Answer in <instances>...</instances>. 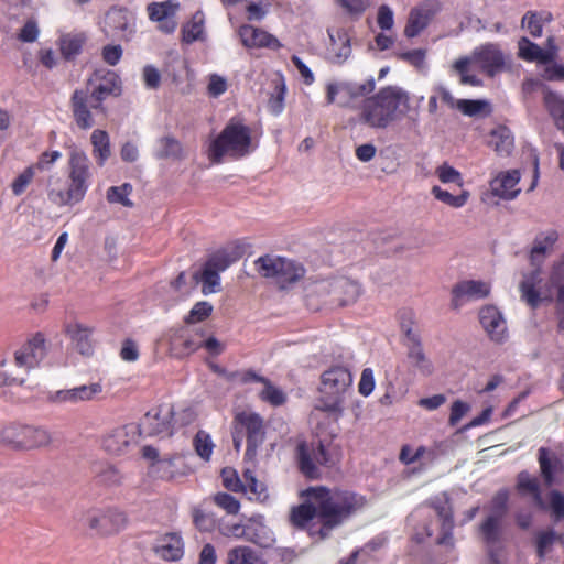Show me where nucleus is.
I'll use <instances>...</instances> for the list:
<instances>
[{
    "label": "nucleus",
    "instance_id": "obj_35",
    "mask_svg": "<svg viewBox=\"0 0 564 564\" xmlns=\"http://www.w3.org/2000/svg\"><path fill=\"white\" fill-rule=\"evenodd\" d=\"M545 288L550 299H552V291L554 290L556 301L564 300V253L553 262Z\"/></svg>",
    "mask_w": 564,
    "mask_h": 564
},
{
    "label": "nucleus",
    "instance_id": "obj_10",
    "mask_svg": "<svg viewBox=\"0 0 564 564\" xmlns=\"http://www.w3.org/2000/svg\"><path fill=\"white\" fill-rule=\"evenodd\" d=\"M297 462L301 473L310 479L321 477V466H330L332 460L322 441L300 443L297 445Z\"/></svg>",
    "mask_w": 564,
    "mask_h": 564
},
{
    "label": "nucleus",
    "instance_id": "obj_19",
    "mask_svg": "<svg viewBox=\"0 0 564 564\" xmlns=\"http://www.w3.org/2000/svg\"><path fill=\"white\" fill-rule=\"evenodd\" d=\"M441 10V4L437 1L431 0L413 8L408 18L404 28V35L409 39L417 36Z\"/></svg>",
    "mask_w": 564,
    "mask_h": 564
},
{
    "label": "nucleus",
    "instance_id": "obj_14",
    "mask_svg": "<svg viewBox=\"0 0 564 564\" xmlns=\"http://www.w3.org/2000/svg\"><path fill=\"white\" fill-rule=\"evenodd\" d=\"M237 426H240V431H246L247 435V451L246 459L254 460L257 457V451L264 442V425L263 420L259 414L251 412L238 413L235 417Z\"/></svg>",
    "mask_w": 564,
    "mask_h": 564
},
{
    "label": "nucleus",
    "instance_id": "obj_24",
    "mask_svg": "<svg viewBox=\"0 0 564 564\" xmlns=\"http://www.w3.org/2000/svg\"><path fill=\"white\" fill-rule=\"evenodd\" d=\"M519 181L520 172L518 170L500 173L490 182L491 193L502 199H513L520 193V188L517 187Z\"/></svg>",
    "mask_w": 564,
    "mask_h": 564
},
{
    "label": "nucleus",
    "instance_id": "obj_44",
    "mask_svg": "<svg viewBox=\"0 0 564 564\" xmlns=\"http://www.w3.org/2000/svg\"><path fill=\"white\" fill-rule=\"evenodd\" d=\"M85 36L83 34H65L61 37V52L66 59H70L79 54Z\"/></svg>",
    "mask_w": 564,
    "mask_h": 564
},
{
    "label": "nucleus",
    "instance_id": "obj_7",
    "mask_svg": "<svg viewBox=\"0 0 564 564\" xmlns=\"http://www.w3.org/2000/svg\"><path fill=\"white\" fill-rule=\"evenodd\" d=\"M251 135L248 127L230 121L212 142L208 156L214 163H220L224 155L241 158L249 153Z\"/></svg>",
    "mask_w": 564,
    "mask_h": 564
},
{
    "label": "nucleus",
    "instance_id": "obj_40",
    "mask_svg": "<svg viewBox=\"0 0 564 564\" xmlns=\"http://www.w3.org/2000/svg\"><path fill=\"white\" fill-rule=\"evenodd\" d=\"M551 19V13H538L535 11H528L521 20V26L528 29L533 37H540L543 32V24L545 22H550Z\"/></svg>",
    "mask_w": 564,
    "mask_h": 564
},
{
    "label": "nucleus",
    "instance_id": "obj_20",
    "mask_svg": "<svg viewBox=\"0 0 564 564\" xmlns=\"http://www.w3.org/2000/svg\"><path fill=\"white\" fill-rule=\"evenodd\" d=\"M479 321L491 340L502 343L507 338L506 321L496 306L487 305L482 307L479 312Z\"/></svg>",
    "mask_w": 564,
    "mask_h": 564
},
{
    "label": "nucleus",
    "instance_id": "obj_58",
    "mask_svg": "<svg viewBox=\"0 0 564 564\" xmlns=\"http://www.w3.org/2000/svg\"><path fill=\"white\" fill-rule=\"evenodd\" d=\"M213 312V305L207 301L197 302L189 314L186 316L185 322L187 324H195L203 322L210 316Z\"/></svg>",
    "mask_w": 564,
    "mask_h": 564
},
{
    "label": "nucleus",
    "instance_id": "obj_38",
    "mask_svg": "<svg viewBox=\"0 0 564 564\" xmlns=\"http://www.w3.org/2000/svg\"><path fill=\"white\" fill-rule=\"evenodd\" d=\"M93 144V154L97 159V163L102 166L106 160L110 156V140L105 130H95L90 137Z\"/></svg>",
    "mask_w": 564,
    "mask_h": 564
},
{
    "label": "nucleus",
    "instance_id": "obj_46",
    "mask_svg": "<svg viewBox=\"0 0 564 564\" xmlns=\"http://www.w3.org/2000/svg\"><path fill=\"white\" fill-rule=\"evenodd\" d=\"M204 31V14L197 11L193 14L191 21L183 26V41L193 43L197 41Z\"/></svg>",
    "mask_w": 564,
    "mask_h": 564
},
{
    "label": "nucleus",
    "instance_id": "obj_57",
    "mask_svg": "<svg viewBox=\"0 0 564 564\" xmlns=\"http://www.w3.org/2000/svg\"><path fill=\"white\" fill-rule=\"evenodd\" d=\"M221 480L226 489L234 492H245L246 486L234 468L226 467L221 470Z\"/></svg>",
    "mask_w": 564,
    "mask_h": 564
},
{
    "label": "nucleus",
    "instance_id": "obj_15",
    "mask_svg": "<svg viewBox=\"0 0 564 564\" xmlns=\"http://www.w3.org/2000/svg\"><path fill=\"white\" fill-rule=\"evenodd\" d=\"M465 57L471 58V63H478L489 77L502 72L506 66V56L495 43L482 44L476 47L470 56Z\"/></svg>",
    "mask_w": 564,
    "mask_h": 564
},
{
    "label": "nucleus",
    "instance_id": "obj_54",
    "mask_svg": "<svg viewBox=\"0 0 564 564\" xmlns=\"http://www.w3.org/2000/svg\"><path fill=\"white\" fill-rule=\"evenodd\" d=\"M132 192V186L128 183L122 184L121 186H111L107 191V199L109 203L121 204L126 207H132L133 203L128 198L130 193Z\"/></svg>",
    "mask_w": 564,
    "mask_h": 564
},
{
    "label": "nucleus",
    "instance_id": "obj_61",
    "mask_svg": "<svg viewBox=\"0 0 564 564\" xmlns=\"http://www.w3.org/2000/svg\"><path fill=\"white\" fill-rule=\"evenodd\" d=\"M34 166L26 167L21 174H19L11 184L12 192L15 196L22 195L26 187L31 184L35 172Z\"/></svg>",
    "mask_w": 564,
    "mask_h": 564
},
{
    "label": "nucleus",
    "instance_id": "obj_41",
    "mask_svg": "<svg viewBox=\"0 0 564 564\" xmlns=\"http://www.w3.org/2000/svg\"><path fill=\"white\" fill-rule=\"evenodd\" d=\"M246 376L247 379L264 383L265 387L260 394L262 400L268 401L273 405H281L285 402L284 393L280 389L270 384L269 380L251 371Z\"/></svg>",
    "mask_w": 564,
    "mask_h": 564
},
{
    "label": "nucleus",
    "instance_id": "obj_42",
    "mask_svg": "<svg viewBox=\"0 0 564 564\" xmlns=\"http://www.w3.org/2000/svg\"><path fill=\"white\" fill-rule=\"evenodd\" d=\"M193 279L195 283L202 282V292L205 295L216 293L219 291L220 278L219 273L212 271L210 269L204 267L202 273L195 272L193 274Z\"/></svg>",
    "mask_w": 564,
    "mask_h": 564
},
{
    "label": "nucleus",
    "instance_id": "obj_23",
    "mask_svg": "<svg viewBox=\"0 0 564 564\" xmlns=\"http://www.w3.org/2000/svg\"><path fill=\"white\" fill-rule=\"evenodd\" d=\"M538 462L541 476L546 486H552L555 475L564 473V462L558 455L547 447H540L538 451Z\"/></svg>",
    "mask_w": 564,
    "mask_h": 564
},
{
    "label": "nucleus",
    "instance_id": "obj_4",
    "mask_svg": "<svg viewBox=\"0 0 564 564\" xmlns=\"http://www.w3.org/2000/svg\"><path fill=\"white\" fill-rule=\"evenodd\" d=\"M68 185L57 186L53 177L48 180L47 198L56 206H73L83 200L89 186L90 161L82 151H73L68 162Z\"/></svg>",
    "mask_w": 564,
    "mask_h": 564
},
{
    "label": "nucleus",
    "instance_id": "obj_62",
    "mask_svg": "<svg viewBox=\"0 0 564 564\" xmlns=\"http://www.w3.org/2000/svg\"><path fill=\"white\" fill-rule=\"evenodd\" d=\"M561 539L562 536L557 535L553 530L540 532L536 536V552L539 557L543 558L554 541Z\"/></svg>",
    "mask_w": 564,
    "mask_h": 564
},
{
    "label": "nucleus",
    "instance_id": "obj_27",
    "mask_svg": "<svg viewBox=\"0 0 564 564\" xmlns=\"http://www.w3.org/2000/svg\"><path fill=\"white\" fill-rule=\"evenodd\" d=\"M93 327L78 322L70 323L66 326V334L69 336L75 349L84 356L93 354Z\"/></svg>",
    "mask_w": 564,
    "mask_h": 564
},
{
    "label": "nucleus",
    "instance_id": "obj_32",
    "mask_svg": "<svg viewBox=\"0 0 564 564\" xmlns=\"http://www.w3.org/2000/svg\"><path fill=\"white\" fill-rule=\"evenodd\" d=\"M119 78L113 72H108L104 80L95 86L90 85V95L95 107H104V100L111 95H119Z\"/></svg>",
    "mask_w": 564,
    "mask_h": 564
},
{
    "label": "nucleus",
    "instance_id": "obj_30",
    "mask_svg": "<svg viewBox=\"0 0 564 564\" xmlns=\"http://www.w3.org/2000/svg\"><path fill=\"white\" fill-rule=\"evenodd\" d=\"M330 40L329 52L334 62L344 63L351 53L350 37L345 29L328 30Z\"/></svg>",
    "mask_w": 564,
    "mask_h": 564
},
{
    "label": "nucleus",
    "instance_id": "obj_9",
    "mask_svg": "<svg viewBox=\"0 0 564 564\" xmlns=\"http://www.w3.org/2000/svg\"><path fill=\"white\" fill-rule=\"evenodd\" d=\"M1 443L17 449H32L47 446L51 434L41 427L10 424L0 432Z\"/></svg>",
    "mask_w": 564,
    "mask_h": 564
},
{
    "label": "nucleus",
    "instance_id": "obj_17",
    "mask_svg": "<svg viewBox=\"0 0 564 564\" xmlns=\"http://www.w3.org/2000/svg\"><path fill=\"white\" fill-rule=\"evenodd\" d=\"M490 293V286L486 282L465 280L456 283L452 289L451 306L459 310L465 303L486 299Z\"/></svg>",
    "mask_w": 564,
    "mask_h": 564
},
{
    "label": "nucleus",
    "instance_id": "obj_56",
    "mask_svg": "<svg viewBox=\"0 0 564 564\" xmlns=\"http://www.w3.org/2000/svg\"><path fill=\"white\" fill-rule=\"evenodd\" d=\"M470 64L471 58L460 57L453 64V69L460 75V83L463 85L479 86L481 80L476 75H469L467 73Z\"/></svg>",
    "mask_w": 564,
    "mask_h": 564
},
{
    "label": "nucleus",
    "instance_id": "obj_28",
    "mask_svg": "<svg viewBox=\"0 0 564 564\" xmlns=\"http://www.w3.org/2000/svg\"><path fill=\"white\" fill-rule=\"evenodd\" d=\"M534 269L523 274V279L520 283L521 297L532 308L540 305L542 297L540 292L536 290V285L541 282V267H533Z\"/></svg>",
    "mask_w": 564,
    "mask_h": 564
},
{
    "label": "nucleus",
    "instance_id": "obj_49",
    "mask_svg": "<svg viewBox=\"0 0 564 564\" xmlns=\"http://www.w3.org/2000/svg\"><path fill=\"white\" fill-rule=\"evenodd\" d=\"M501 520L502 519L487 517L486 520L480 524V533L487 544L492 545L500 541Z\"/></svg>",
    "mask_w": 564,
    "mask_h": 564
},
{
    "label": "nucleus",
    "instance_id": "obj_12",
    "mask_svg": "<svg viewBox=\"0 0 564 564\" xmlns=\"http://www.w3.org/2000/svg\"><path fill=\"white\" fill-rule=\"evenodd\" d=\"M174 409L171 404H162L144 414L139 424L138 435L144 436H171L174 431L172 420Z\"/></svg>",
    "mask_w": 564,
    "mask_h": 564
},
{
    "label": "nucleus",
    "instance_id": "obj_48",
    "mask_svg": "<svg viewBox=\"0 0 564 564\" xmlns=\"http://www.w3.org/2000/svg\"><path fill=\"white\" fill-rule=\"evenodd\" d=\"M518 487L520 490L531 494L536 506L540 508L545 507L536 478L531 477L527 473H521L518 478Z\"/></svg>",
    "mask_w": 564,
    "mask_h": 564
},
{
    "label": "nucleus",
    "instance_id": "obj_47",
    "mask_svg": "<svg viewBox=\"0 0 564 564\" xmlns=\"http://www.w3.org/2000/svg\"><path fill=\"white\" fill-rule=\"evenodd\" d=\"M260 560L249 546H237L228 552L227 564H259Z\"/></svg>",
    "mask_w": 564,
    "mask_h": 564
},
{
    "label": "nucleus",
    "instance_id": "obj_16",
    "mask_svg": "<svg viewBox=\"0 0 564 564\" xmlns=\"http://www.w3.org/2000/svg\"><path fill=\"white\" fill-rule=\"evenodd\" d=\"M139 429L135 424H127L108 432L102 438V447L112 455L126 454L130 446L138 442Z\"/></svg>",
    "mask_w": 564,
    "mask_h": 564
},
{
    "label": "nucleus",
    "instance_id": "obj_18",
    "mask_svg": "<svg viewBox=\"0 0 564 564\" xmlns=\"http://www.w3.org/2000/svg\"><path fill=\"white\" fill-rule=\"evenodd\" d=\"M104 32L113 40L128 41L133 33V23L123 8H111L105 18Z\"/></svg>",
    "mask_w": 564,
    "mask_h": 564
},
{
    "label": "nucleus",
    "instance_id": "obj_34",
    "mask_svg": "<svg viewBox=\"0 0 564 564\" xmlns=\"http://www.w3.org/2000/svg\"><path fill=\"white\" fill-rule=\"evenodd\" d=\"M488 145L499 155H509L513 149V135L509 128L499 126L489 133Z\"/></svg>",
    "mask_w": 564,
    "mask_h": 564
},
{
    "label": "nucleus",
    "instance_id": "obj_45",
    "mask_svg": "<svg viewBox=\"0 0 564 564\" xmlns=\"http://www.w3.org/2000/svg\"><path fill=\"white\" fill-rule=\"evenodd\" d=\"M333 286V279L315 282L308 289L307 297H317L325 304L334 305Z\"/></svg>",
    "mask_w": 564,
    "mask_h": 564
},
{
    "label": "nucleus",
    "instance_id": "obj_11",
    "mask_svg": "<svg viewBox=\"0 0 564 564\" xmlns=\"http://www.w3.org/2000/svg\"><path fill=\"white\" fill-rule=\"evenodd\" d=\"M76 520L98 534L117 533L126 527L127 517L117 510H86L76 514Z\"/></svg>",
    "mask_w": 564,
    "mask_h": 564
},
{
    "label": "nucleus",
    "instance_id": "obj_39",
    "mask_svg": "<svg viewBox=\"0 0 564 564\" xmlns=\"http://www.w3.org/2000/svg\"><path fill=\"white\" fill-rule=\"evenodd\" d=\"M155 156L160 160H181L184 158V151L181 142L171 135L159 140V149Z\"/></svg>",
    "mask_w": 564,
    "mask_h": 564
},
{
    "label": "nucleus",
    "instance_id": "obj_50",
    "mask_svg": "<svg viewBox=\"0 0 564 564\" xmlns=\"http://www.w3.org/2000/svg\"><path fill=\"white\" fill-rule=\"evenodd\" d=\"M519 57L528 61V62H538L540 64H544L543 62V48H541L538 44L531 42L527 37H521L519 41Z\"/></svg>",
    "mask_w": 564,
    "mask_h": 564
},
{
    "label": "nucleus",
    "instance_id": "obj_1",
    "mask_svg": "<svg viewBox=\"0 0 564 564\" xmlns=\"http://www.w3.org/2000/svg\"><path fill=\"white\" fill-rule=\"evenodd\" d=\"M302 496L318 503L319 523L318 529L310 528V535H318L319 540L330 536L334 529L359 512L367 503L364 496L349 490L328 489L323 486L310 487L302 492Z\"/></svg>",
    "mask_w": 564,
    "mask_h": 564
},
{
    "label": "nucleus",
    "instance_id": "obj_8",
    "mask_svg": "<svg viewBox=\"0 0 564 564\" xmlns=\"http://www.w3.org/2000/svg\"><path fill=\"white\" fill-rule=\"evenodd\" d=\"M258 272L275 281L280 289H285L304 276L301 264L280 257H260L256 261Z\"/></svg>",
    "mask_w": 564,
    "mask_h": 564
},
{
    "label": "nucleus",
    "instance_id": "obj_33",
    "mask_svg": "<svg viewBox=\"0 0 564 564\" xmlns=\"http://www.w3.org/2000/svg\"><path fill=\"white\" fill-rule=\"evenodd\" d=\"M375 88L376 83L373 78H370L362 84L355 82L341 83V97L339 105L341 107H348L350 100L367 96L372 93Z\"/></svg>",
    "mask_w": 564,
    "mask_h": 564
},
{
    "label": "nucleus",
    "instance_id": "obj_37",
    "mask_svg": "<svg viewBox=\"0 0 564 564\" xmlns=\"http://www.w3.org/2000/svg\"><path fill=\"white\" fill-rule=\"evenodd\" d=\"M544 104L557 128L564 131V99L549 87H544Z\"/></svg>",
    "mask_w": 564,
    "mask_h": 564
},
{
    "label": "nucleus",
    "instance_id": "obj_22",
    "mask_svg": "<svg viewBox=\"0 0 564 564\" xmlns=\"http://www.w3.org/2000/svg\"><path fill=\"white\" fill-rule=\"evenodd\" d=\"M239 36L246 47L279 48L281 46V43L274 35L250 24L239 28Z\"/></svg>",
    "mask_w": 564,
    "mask_h": 564
},
{
    "label": "nucleus",
    "instance_id": "obj_51",
    "mask_svg": "<svg viewBox=\"0 0 564 564\" xmlns=\"http://www.w3.org/2000/svg\"><path fill=\"white\" fill-rule=\"evenodd\" d=\"M431 192L437 200L454 208L463 207L469 197V193L467 191H463L459 195H452L440 186H433Z\"/></svg>",
    "mask_w": 564,
    "mask_h": 564
},
{
    "label": "nucleus",
    "instance_id": "obj_36",
    "mask_svg": "<svg viewBox=\"0 0 564 564\" xmlns=\"http://www.w3.org/2000/svg\"><path fill=\"white\" fill-rule=\"evenodd\" d=\"M408 358L412 366L423 376H430L433 372V365L423 351L421 339L412 341L409 345Z\"/></svg>",
    "mask_w": 564,
    "mask_h": 564
},
{
    "label": "nucleus",
    "instance_id": "obj_25",
    "mask_svg": "<svg viewBox=\"0 0 564 564\" xmlns=\"http://www.w3.org/2000/svg\"><path fill=\"white\" fill-rule=\"evenodd\" d=\"M182 538L175 533H169L158 539L153 546L155 555L163 561H178L184 554Z\"/></svg>",
    "mask_w": 564,
    "mask_h": 564
},
{
    "label": "nucleus",
    "instance_id": "obj_26",
    "mask_svg": "<svg viewBox=\"0 0 564 564\" xmlns=\"http://www.w3.org/2000/svg\"><path fill=\"white\" fill-rule=\"evenodd\" d=\"M334 305L345 306L352 304L360 295V285L348 278L340 276L333 279Z\"/></svg>",
    "mask_w": 564,
    "mask_h": 564
},
{
    "label": "nucleus",
    "instance_id": "obj_5",
    "mask_svg": "<svg viewBox=\"0 0 564 564\" xmlns=\"http://www.w3.org/2000/svg\"><path fill=\"white\" fill-rule=\"evenodd\" d=\"M352 375L348 368L334 366L321 375L315 409L340 416L347 393L351 391Z\"/></svg>",
    "mask_w": 564,
    "mask_h": 564
},
{
    "label": "nucleus",
    "instance_id": "obj_6",
    "mask_svg": "<svg viewBox=\"0 0 564 564\" xmlns=\"http://www.w3.org/2000/svg\"><path fill=\"white\" fill-rule=\"evenodd\" d=\"M45 340L35 335L14 352V364L0 362V386L23 384L24 375L36 368L45 357Z\"/></svg>",
    "mask_w": 564,
    "mask_h": 564
},
{
    "label": "nucleus",
    "instance_id": "obj_52",
    "mask_svg": "<svg viewBox=\"0 0 564 564\" xmlns=\"http://www.w3.org/2000/svg\"><path fill=\"white\" fill-rule=\"evenodd\" d=\"M274 84V91L271 94V97L268 101V108L273 115L276 116L283 111L286 87L282 76H280V78L275 80Z\"/></svg>",
    "mask_w": 564,
    "mask_h": 564
},
{
    "label": "nucleus",
    "instance_id": "obj_43",
    "mask_svg": "<svg viewBox=\"0 0 564 564\" xmlns=\"http://www.w3.org/2000/svg\"><path fill=\"white\" fill-rule=\"evenodd\" d=\"M437 513L440 518L442 519V534L437 539V543L440 545H446L449 547L454 546V540H453V528H454V521L453 516L451 511L446 507H440L437 508Z\"/></svg>",
    "mask_w": 564,
    "mask_h": 564
},
{
    "label": "nucleus",
    "instance_id": "obj_13",
    "mask_svg": "<svg viewBox=\"0 0 564 564\" xmlns=\"http://www.w3.org/2000/svg\"><path fill=\"white\" fill-rule=\"evenodd\" d=\"M90 78L85 88L74 90L70 98V109L76 126L82 130H88L95 126V113H104L105 107H95L90 95Z\"/></svg>",
    "mask_w": 564,
    "mask_h": 564
},
{
    "label": "nucleus",
    "instance_id": "obj_3",
    "mask_svg": "<svg viewBox=\"0 0 564 564\" xmlns=\"http://www.w3.org/2000/svg\"><path fill=\"white\" fill-rule=\"evenodd\" d=\"M68 185L57 186L53 177L48 180L47 198L56 206H73L83 200L89 186L90 161L82 151H73L68 162Z\"/></svg>",
    "mask_w": 564,
    "mask_h": 564
},
{
    "label": "nucleus",
    "instance_id": "obj_2",
    "mask_svg": "<svg viewBox=\"0 0 564 564\" xmlns=\"http://www.w3.org/2000/svg\"><path fill=\"white\" fill-rule=\"evenodd\" d=\"M409 109V94L398 86H387L364 100L360 121L370 128L386 129L391 122L403 117Z\"/></svg>",
    "mask_w": 564,
    "mask_h": 564
},
{
    "label": "nucleus",
    "instance_id": "obj_29",
    "mask_svg": "<svg viewBox=\"0 0 564 564\" xmlns=\"http://www.w3.org/2000/svg\"><path fill=\"white\" fill-rule=\"evenodd\" d=\"M558 239V234L555 230L539 234L534 240L530 251V263L532 267H541L545 254L551 250Z\"/></svg>",
    "mask_w": 564,
    "mask_h": 564
},
{
    "label": "nucleus",
    "instance_id": "obj_59",
    "mask_svg": "<svg viewBox=\"0 0 564 564\" xmlns=\"http://www.w3.org/2000/svg\"><path fill=\"white\" fill-rule=\"evenodd\" d=\"M488 102L485 100H457V109L462 111L465 116L469 117H476L481 115L486 110V108H488Z\"/></svg>",
    "mask_w": 564,
    "mask_h": 564
},
{
    "label": "nucleus",
    "instance_id": "obj_53",
    "mask_svg": "<svg viewBox=\"0 0 564 564\" xmlns=\"http://www.w3.org/2000/svg\"><path fill=\"white\" fill-rule=\"evenodd\" d=\"M400 327L409 343L420 340V336L413 332L414 312L410 308H402L398 313Z\"/></svg>",
    "mask_w": 564,
    "mask_h": 564
},
{
    "label": "nucleus",
    "instance_id": "obj_55",
    "mask_svg": "<svg viewBox=\"0 0 564 564\" xmlns=\"http://www.w3.org/2000/svg\"><path fill=\"white\" fill-rule=\"evenodd\" d=\"M194 447L199 457L204 460H209L214 448L209 434L198 431L194 437Z\"/></svg>",
    "mask_w": 564,
    "mask_h": 564
},
{
    "label": "nucleus",
    "instance_id": "obj_63",
    "mask_svg": "<svg viewBox=\"0 0 564 564\" xmlns=\"http://www.w3.org/2000/svg\"><path fill=\"white\" fill-rule=\"evenodd\" d=\"M214 502L218 507L226 510V512L229 514H236L240 509L239 501L235 497L226 492H218L217 495H215Z\"/></svg>",
    "mask_w": 564,
    "mask_h": 564
},
{
    "label": "nucleus",
    "instance_id": "obj_21",
    "mask_svg": "<svg viewBox=\"0 0 564 564\" xmlns=\"http://www.w3.org/2000/svg\"><path fill=\"white\" fill-rule=\"evenodd\" d=\"M178 9V3L172 0L164 2H152L147 10L152 21L159 22V29L164 33H173L176 29L174 15Z\"/></svg>",
    "mask_w": 564,
    "mask_h": 564
},
{
    "label": "nucleus",
    "instance_id": "obj_64",
    "mask_svg": "<svg viewBox=\"0 0 564 564\" xmlns=\"http://www.w3.org/2000/svg\"><path fill=\"white\" fill-rule=\"evenodd\" d=\"M550 508L555 521L564 519V494L552 490L550 492Z\"/></svg>",
    "mask_w": 564,
    "mask_h": 564
},
{
    "label": "nucleus",
    "instance_id": "obj_31",
    "mask_svg": "<svg viewBox=\"0 0 564 564\" xmlns=\"http://www.w3.org/2000/svg\"><path fill=\"white\" fill-rule=\"evenodd\" d=\"M307 499L308 501L293 507L290 511V522L297 529H305L314 518L319 520L318 503Z\"/></svg>",
    "mask_w": 564,
    "mask_h": 564
},
{
    "label": "nucleus",
    "instance_id": "obj_60",
    "mask_svg": "<svg viewBox=\"0 0 564 564\" xmlns=\"http://www.w3.org/2000/svg\"><path fill=\"white\" fill-rule=\"evenodd\" d=\"M243 485L246 486L245 492L249 491L257 499L267 497L264 484L259 481L250 469H246L243 473Z\"/></svg>",
    "mask_w": 564,
    "mask_h": 564
}]
</instances>
